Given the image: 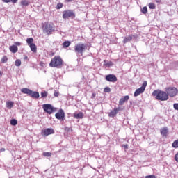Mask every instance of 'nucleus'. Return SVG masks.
Returning <instances> with one entry per match:
<instances>
[{
    "mask_svg": "<svg viewBox=\"0 0 178 178\" xmlns=\"http://www.w3.org/2000/svg\"><path fill=\"white\" fill-rule=\"evenodd\" d=\"M152 95L155 97L157 101H168L169 99V97L168 96V93L166 91H162L160 90H154L152 93Z\"/></svg>",
    "mask_w": 178,
    "mask_h": 178,
    "instance_id": "f257e3e1",
    "label": "nucleus"
},
{
    "mask_svg": "<svg viewBox=\"0 0 178 178\" xmlns=\"http://www.w3.org/2000/svg\"><path fill=\"white\" fill-rule=\"evenodd\" d=\"M42 30L44 34H47V35H51V34H52V33L55 31V26L54 25V24L46 22L42 25Z\"/></svg>",
    "mask_w": 178,
    "mask_h": 178,
    "instance_id": "f03ea898",
    "label": "nucleus"
},
{
    "mask_svg": "<svg viewBox=\"0 0 178 178\" xmlns=\"http://www.w3.org/2000/svg\"><path fill=\"white\" fill-rule=\"evenodd\" d=\"M63 63V60H62V58H60L59 56H56L51 59L49 66L51 67H57L59 69V67H62Z\"/></svg>",
    "mask_w": 178,
    "mask_h": 178,
    "instance_id": "7ed1b4c3",
    "label": "nucleus"
},
{
    "mask_svg": "<svg viewBox=\"0 0 178 178\" xmlns=\"http://www.w3.org/2000/svg\"><path fill=\"white\" fill-rule=\"evenodd\" d=\"M87 49V44L79 43L74 47V51L76 54L83 55L86 49Z\"/></svg>",
    "mask_w": 178,
    "mask_h": 178,
    "instance_id": "20e7f679",
    "label": "nucleus"
},
{
    "mask_svg": "<svg viewBox=\"0 0 178 178\" xmlns=\"http://www.w3.org/2000/svg\"><path fill=\"white\" fill-rule=\"evenodd\" d=\"M164 91L167 93L168 97H170L171 98L176 97L178 93L177 88L175 87H167L165 88Z\"/></svg>",
    "mask_w": 178,
    "mask_h": 178,
    "instance_id": "39448f33",
    "label": "nucleus"
},
{
    "mask_svg": "<svg viewBox=\"0 0 178 178\" xmlns=\"http://www.w3.org/2000/svg\"><path fill=\"white\" fill-rule=\"evenodd\" d=\"M146 87H147V81H144L142 86L140 88L136 89V90L134 93V97H138V95H140V94H143V92H144V91H145Z\"/></svg>",
    "mask_w": 178,
    "mask_h": 178,
    "instance_id": "423d86ee",
    "label": "nucleus"
},
{
    "mask_svg": "<svg viewBox=\"0 0 178 178\" xmlns=\"http://www.w3.org/2000/svg\"><path fill=\"white\" fill-rule=\"evenodd\" d=\"M42 108L49 115H51V113H54L55 112V108L52 106L51 104H43Z\"/></svg>",
    "mask_w": 178,
    "mask_h": 178,
    "instance_id": "0eeeda50",
    "label": "nucleus"
},
{
    "mask_svg": "<svg viewBox=\"0 0 178 178\" xmlns=\"http://www.w3.org/2000/svg\"><path fill=\"white\" fill-rule=\"evenodd\" d=\"M63 17L64 19H69V17H76V15L72 10H65L63 13Z\"/></svg>",
    "mask_w": 178,
    "mask_h": 178,
    "instance_id": "6e6552de",
    "label": "nucleus"
},
{
    "mask_svg": "<svg viewBox=\"0 0 178 178\" xmlns=\"http://www.w3.org/2000/svg\"><path fill=\"white\" fill-rule=\"evenodd\" d=\"M105 80L106 81H109L110 83H116L118 81V77L115 74H108L105 77Z\"/></svg>",
    "mask_w": 178,
    "mask_h": 178,
    "instance_id": "1a4fd4ad",
    "label": "nucleus"
},
{
    "mask_svg": "<svg viewBox=\"0 0 178 178\" xmlns=\"http://www.w3.org/2000/svg\"><path fill=\"white\" fill-rule=\"evenodd\" d=\"M55 134V131H54V129L51 128H47L42 131V134L44 137H47V136H49L50 134Z\"/></svg>",
    "mask_w": 178,
    "mask_h": 178,
    "instance_id": "9d476101",
    "label": "nucleus"
},
{
    "mask_svg": "<svg viewBox=\"0 0 178 178\" xmlns=\"http://www.w3.org/2000/svg\"><path fill=\"white\" fill-rule=\"evenodd\" d=\"M120 111H122V108H115L113 111L110 112L108 116L110 118H115V116H116V115H118V113L120 112Z\"/></svg>",
    "mask_w": 178,
    "mask_h": 178,
    "instance_id": "9b49d317",
    "label": "nucleus"
},
{
    "mask_svg": "<svg viewBox=\"0 0 178 178\" xmlns=\"http://www.w3.org/2000/svg\"><path fill=\"white\" fill-rule=\"evenodd\" d=\"M56 119L60 120V119L65 118V111L63 109H60L58 113L55 114Z\"/></svg>",
    "mask_w": 178,
    "mask_h": 178,
    "instance_id": "f8f14e48",
    "label": "nucleus"
},
{
    "mask_svg": "<svg viewBox=\"0 0 178 178\" xmlns=\"http://www.w3.org/2000/svg\"><path fill=\"white\" fill-rule=\"evenodd\" d=\"M160 133L163 137H168V133H169V130L166 127H165L161 128Z\"/></svg>",
    "mask_w": 178,
    "mask_h": 178,
    "instance_id": "ddd939ff",
    "label": "nucleus"
},
{
    "mask_svg": "<svg viewBox=\"0 0 178 178\" xmlns=\"http://www.w3.org/2000/svg\"><path fill=\"white\" fill-rule=\"evenodd\" d=\"M130 99V96L127 95L124 96V97L121 98L119 101V105H123L126 102V101H129Z\"/></svg>",
    "mask_w": 178,
    "mask_h": 178,
    "instance_id": "4468645a",
    "label": "nucleus"
},
{
    "mask_svg": "<svg viewBox=\"0 0 178 178\" xmlns=\"http://www.w3.org/2000/svg\"><path fill=\"white\" fill-rule=\"evenodd\" d=\"M32 91L31 90L27 88H24L21 90V92L23 93V94H27V95H30L31 96V94H32Z\"/></svg>",
    "mask_w": 178,
    "mask_h": 178,
    "instance_id": "2eb2a0df",
    "label": "nucleus"
},
{
    "mask_svg": "<svg viewBox=\"0 0 178 178\" xmlns=\"http://www.w3.org/2000/svg\"><path fill=\"white\" fill-rule=\"evenodd\" d=\"M10 52H12L13 54H16V52H17L18 51V48L17 46L13 44L12 46L10 47Z\"/></svg>",
    "mask_w": 178,
    "mask_h": 178,
    "instance_id": "dca6fc26",
    "label": "nucleus"
},
{
    "mask_svg": "<svg viewBox=\"0 0 178 178\" xmlns=\"http://www.w3.org/2000/svg\"><path fill=\"white\" fill-rule=\"evenodd\" d=\"M132 40H133V35H130L124 38L123 43L127 44V42H129V41H131Z\"/></svg>",
    "mask_w": 178,
    "mask_h": 178,
    "instance_id": "f3484780",
    "label": "nucleus"
},
{
    "mask_svg": "<svg viewBox=\"0 0 178 178\" xmlns=\"http://www.w3.org/2000/svg\"><path fill=\"white\" fill-rule=\"evenodd\" d=\"M29 5H30V3L27 0H22L21 1V6L22 8H26V6H29Z\"/></svg>",
    "mask_w": 178,
    "mask_h": 178,
    "instance_id": "a211bd4d",
    "label": "nucleus"
},
{
    "mask_svg": "<svg viewBox=\"0 0 178 178\" xmlns=\"http://www.w3.org/2000/svg\"><path fill=\"white\" fill-rule=\"evenodd\" d=\"M30 97H31V98H40V93L38 92H33L32 90V93Z\"/></svg>",
    "mask_w": 178,
    "mask_h": 178,
    "instance_id": "6ab92c4d",
    "label": "nucleus"
},
{
    "mask_svg": "<svg viewBox=\"0 0 178 178\" xmlns=\"http://www.w3.org/2000/svg\"><path fill=\"white\" fill-rule=\"evenodd\" d=\"M29 47H30L32 52H34V53L37 52V46H35V44L32 43V44H29Z\"/></svg>",
    "mask_w": 178,
    "mask_h": 178,
    "instance_id": "aec40b11",
    "label": "nucleus"
},
{
    "mask_svg": "<svg viewBox=\"0 0 178 178\" xmlns=\"http://www.w3.org/2000/svg\"><path fill=\"white\" fill-rule=\"evenodd\" d=\"M6 106L8 109H12L13 108L14 103L12 101L6 102Z\"/></svg>",
    "mask_w": 178,
    "mask_h": 178,
    "instance_id": "412c9836",
    "label": "nucleus"
},
{
    "mask_svg": "<svg viewBox=\"0 0 178 178\" xmlns=\"http://www.w3.org/2000/svg\"><path fill=\"white\" fill-rule=\"evenodd\" d=\"M74 118L76 119H83V118H84V114L81 112L77 113V114H74Z\"/></svg>",
    "mask_w": 178,
    "mask_h": 178,
    "instance_id": "4be33fe9",
    "label": "nucleus"
},
{
    "mask_svg": "<svg viewBox=\"0 0 178 178\" xmlns=\"http://www.w3.org/2000/svg\"><path fill=\"white\" fill-rule=\"evenodd\" d=\"M104 66H108V67H111V66H113V63L112 61L106 62V60H104Z\"/></svg>",
    "mask_w": 178,
    "mask_h": 178,
    "instance_id": "5701e85b",
    "label": "nucleus"
},
{
    "mask_svg": "<svg viewBox=\"0 0 178 178\" xmlns=\"http://www.w3.org/2000/svg\"><path fill=\"white\" fill-rule=\"evenodd\" d=\"M70 41H65L63 43V48H69L70 47Z\"/></svg>",
    "mask_w": 178,
    "mask_h": 178,
    "instance_id": "b1692460",
    "label": "nucleus"
},
{
    "mask_svg": "<svg viewBox=\"0 0 178 178\" xmlns=\"http://www.w3.org/2000/svg\"><path fill=\"white\" fill-rule=\"evenodd\" d=\"M34 41V39H33V38H28L26 39V42L28 44V45H31V44H33V42Z\"/></svg>",
    "mask_w": 178,
    "mask_h": 178,
    "instance_id": "393cba45",
    "label": "nucleus"
},
{
    "mask_svg": "<svg viewBox=\"0 0 178 178\" xmlns=\"http://www.w3.org/2000/svg\"><path fill=\"white\" fill-rule=\"evenodd\" d=\"M10 124L11 126H16L17 124V120L16 119H12L10 120Z\"/></svg>",
    "mask_w": 178,
    "mask_h": 178,
    "instance_id": "a878e982",
    "label": "nucleus"
},
{
    "mask_svg": "<svg viewBox=\"0 0 178 178\" xmlns=\"http://www.w3.org/2000/svg\"><path fill=\"white\" fill-rule=\"evenodd\" d=\"M141 12L143 13V15H146V13L148 12V8L145 6L141 9Z\"/></svg>",
    "mask_w": 178,
    "mask_h": 178,
    "instance_id": "bb28decb",
    "label": "nucleus"
},
{
    "mask_svg": "<svg viewBox=\"0 0 178 178\" xmlns=\"http://www.w3.org/2000/svg\"><path fill=\"white\" fill-rule=\"evenodd\" d=\"M15 66L19 67V66H21V65H22V60H20L19 59L16 60L15 63Z\"/></svg>",
    "mask_w": 178,
    "mask_h": 178,
    "instance_id": "cd10ccee",
    "label": "nucleus"
},
{
    "mask_svg": "<svg viewBox=\"0 0 178 178\" xmlns=\"http://www.w3.org/2000/svg\"><path fill=\"white\" fill-rule=\"evenodd\" d=\"M40 95L42 98H45L46 97H48V92L47 91L42 92Z\"/></svg>",
    "mask_w": 178,
    "mask_h": 178,
    "instance_id": "c85d7f7f",
    "label": "nucleus"
},
{
    "mask_svg": "<svg viewBox=\"0 0 178 178\" xmlns=\"http://www.w3.org/2000/svg\"><path fill=\"white\" fill-rule=\"evenodd\" d=\"M172 145L173 148H178V139L174 141Z\"/></svg>",
    "mask_w": 178,
    "mask_h": 178,
    "instance_id": "c756f323",
    "label": "nucleus"
},
{
    "mask_svg": "<svg viewBox=\"0 0 178 178\" xmlns=\"http://www.w3.org/2000/svg\"><path fill=\"white\" fill-rule=\"evenodd\" d=\"M44 156H46L47 158L52 156V153L51 152H44L43 153Z\"/></svg>",
    "mask_w": 178,
    "mask_h": 178,
    "instance_id": "7c9ffc66",
    "label": "nucleus"
},
{
    "mask_svg": "<svg viewBox=\"0 0 178 178\" xmlns=\"http://www.w3.org/2000/svg\"><path fill=\"white\" fill-rule=\"evenodd\" d=\"M1 62H2V63H6L8 62V57L3 56L1 58Z\"/></svg>",
    "mask_w": 178,
    "mask_h": 178,
    "instance_id": "2f4dec72",
    "label": "nucleus"
},
{
    "mask_svg": "<svg viewBox=\"0 0 178 178\" xmlns=\"http://www.w3.org/2000/svg\"><path fill=\"white\" fill-rule=\"evenodd\" d=\"M63 8V4L62 3H58L56 6V9H62Z\"/></svg>",
    "mask_w": 178,
    "mask_h": 178,
    "instance_id": "473e14b6",
    "label": "nucleus"
},
{
    "mask_svg": "<svg viewBox=\"0 0 178 178\" xmlns=\"http://www.w3.org/2000/svg\"><path fill=\"white\" fill-rule=\"evenodd\" d=\"M149 9H155L156 8L155 4L154 3H149Z\"/></svg>",
    "mask_w": 178,
    "mask_h": 178,
    "instance_id": "72a5a7b5",
    "label": "nucleus"
},
{
    "mask_svg": "<svg viewBox=\"0 0 178 178\" xmlns=\"http://www.w3.org/2000/svg\"><path fill=\"white\" fill-rule=\"evenodd\" d=\"M104 91L105 92H111V88H109V87H106V88H104Z\"/></svg>",
    "mask_w": 178,
    "mask_h": 178,
    "instance_id": "f704fd0d",
    "label": "nucleus"
},
{
    "mask_svg": "<svg viewBox=\"0 0 178 178\" xmlns=\"http://www.w3.org/2000/svg\"><path fill=\"white\" fill-rule=\"evenodd\" d=\"M173 108L175 111H178V103H175L173 104Z\"/></svg>",
    "mask_w": 178,
    "mask_h": 178,
    "instance_id": "c9c22d12",
    "label": "nucleus"
},
{
    "mask_svg": "<svg viewBox=\"0 0 178 178\" xmlns=\"http://www.w3.org/2000/svg\"><path fill=\"white\" fill-rule=\"evenodd\" d=\"M16 47H20L22 45V43L20 42H15V44Z\"/></svg>",
    "mask_w": 178,
    "mask_h": 178,
    "instance_id": "e433bc0d",
    "label": "nucleus"
},
{
    "mask_svg": "<svg viewBox=\"0 0 178 178\" xmlns=\"http://www.w3.org/2000/svg\"><path fill=\"white\" fill-rule=\"evenodd\" d=\"M145 178H156V177H155V175H148V176H146Z\"/></svg>",
    "mask_w": 178,
    "mask_h": 178,
    "instance_id": "4c0bfd02",
    "label": "nucleus"
},
{
    "mask_svg": "<svg viewBox=\"0 0 178 178\" xmlns=\"http://www.w3.org/2000/svg\"><path fill=\"white\" fill-rule=\"evenodd\" d=\"M54 97H59V92H54Z\"/></svg>",
    "mask_w": 178,
    "mask_h": 178,
    "instance_id": "58836bf2",
    "label": "nucleus"
},
{
    "mask_svg": "<svg viewBox=\"0 0 178 178\" xmlns=\"http://www.w3.org/2000/svg\"><path fill=\"white\" fill-rule=\"evenodd\" d=\"M18 0H10V2H13V3H17Z\"/></svg>",
    "mask_w": 178,
    "mask_h": 178,
    "instance_id": "ea45409f",
    "label": "nucleus"
},
{
    "mask_svg": "<svg viewBox=\"0 0 178 178\" xmlns=\"http://www.w3.org/2000/svg\"><path fill=\"white\" fill-rule=\"evenodd\" d=\"M65 130L66 131H69L70 130L72 131V129H70V128H69V127H65Z\"/></svg>",
    "mask_w": 178,
    "mask_h": 178,
    "instance_id": "a19ab883",
    "label": "nucleus"
},
{
    "mask_svg": "<svg viewBox=\"0 0 178 178\" xmlns=\"http://www.w3.org/2000/svg\"><path fill=\"white\" fill-rule=\"evenodd\" d=\"M6 3H9L10 2V0H3Z\"/></svg>",
    "mask_w": 178,
    "mask_h": 178,
    "instance_id": "79ce46f5",
    "label": "nucleus"
},
{
    "mask_svg": "<svg viewBox=\"0 0 178 178\" xmlns=\"http://www.w3.org/2000/svg\"><path fill=\"white\" fill-rule=\"evenodd\" d=\"M95 96H96L95 93H92V98H95Z\"/></svg>",
    "mask_w": 178,
    "mask_h": 178,
    "instance_id": "37998d69",
    "label": "nucleus"
},
{
    "mask_svg": "<svg viewBox=\"0 0 178 178\" xmlns=\"http://www.w3.org/2000/svg\"><path fill=\"white\" fill-rule=\"evenodd\" d=\"M1 152H5V148H2V149H1Z\"/></svg>",
    "mask_w": 178,
    "mask_h": 178,
    "instance_id": "c03bdc74",
    "label": "nucleus"
},
{
    "mask_svg": "<svg viewBox=\"0 0 178 178\" xmlns=\"http://www.w3.org/2000/svg\"><path fill=\"white\" fill-rule=\"evenodd\" d=\"M123 147H125V148H128L129 145H124Z\"/></svg>",
    "mask_w": 178,
    "mask_h": 178,
    "instance_id": "a18cd8bd",
    "label": "nucleus"
},
{
    "mask_svg": "<svg viewBox=\"0 0 178 178\" xmlns=\"http://www.w3.org/2000/svg\"><path fill=\"white\" fill-rule=\"evenodd\" d=\"M156 1L157 2V3H161V0H156Z\"/></svg>",
    "mask_w": 178,
    "mask_h": 178,
    "instance_id": "49530a36",
    "label": "nucleus"
},
{
    "mask_svg": "<svg viewBox=\"0 0 178 178\" xmlns=\"http://www.w3.org/2000/svg\"><path fill=\"white\" fill-rule=\"evenodd\" d=\"M73 0H67L68 2H72Z\"/></svg>",
    "mask_w": 178,
    "mask_h": 178,
    "instance_id": "de8ad7c7",
    "label": "nucleus"
},
{
    "mask_svg": "<svg viewBox=\"0 0 178 178\" xmlns=\"http://www.w3.org/2000/svg\"><path fill=\"white\" fill-rule=\"evenodd\" d=\"M0 76H2V72L0 71Z\"/></svg>",
    "mask_w": 178,
    "mask_h": 178,
    "instance_id": "09e8293b",
    "label": "nucleus"
}]
</instances>
